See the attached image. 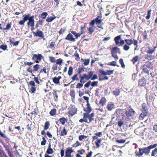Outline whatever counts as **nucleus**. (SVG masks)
Here are the masks:
<instances>
[{
  "label": "nucleus",
  "mask_w": 157,
  "mask_h": 157,
  "mask_svg": "<svg viewBox=\"0 0 157 157\" xmlns=\"http://www.w3.org/2000/svg\"><path fill=\"white\" fill-rule=\"evenodd\" d=\"M30 14L28 13L27 14L24 15L22 16V19L18 22L19 25L24 27L25 23L28 20L35 21L34 16L30 17Z\"/></svg>",
  "instance_id": "nucleus-7"
},
{
  "label": "nucleus",
  "mask_w": 157,
  "mask_h": 157,
  "mask_svg": "<svg viewBox=\"0 0 157 157\" xmlns=\"http://www.w3.org/2000/svg\"><path fill=\"white\" fill-rule=\"evenodd\" d=\"M2 24H0V30H9L10 29L12 25V23L11 22H10V23H8L6 25V28H3L1 27Z\"/></svg>",
  "instance_id": "nucleus-25"
},
{
  "label": "nucleus",
  "mask_w": 157,
  "mask_h": 157,
  "mask_svg": "<svg viewBox=\"0 0 157 157\" xmlns=\"http://www.w3.org/2000/svg\"><path fill=\"white\" fill-rule=\"evenodd\" d=\"M153 95L150 94H148V97L147 96L146 99L147 101H148L149 99L150 100V101H151L153 99Z\"/></svg>",
  "instance_id": "nucleus-48"
},
{
  "label": "nucleus",
  "mask_w": 157,
  "mask_h": 157,
  "mask_svg": "<svg viewBox=\"0 0 157 157\" xmlns=\"http://www.w3.org/2000/svg\"><path fill=\"white\" fill-rule=\"evenodd\" d=\"M157 146V144H155L150 145L147 147L139 148V151H135V155L138 157H141L143 156L144 154H145L146 155H148L150 153V150L155 148Z\"/></svg>",
  "instance_id": "nucleus-1"
},
{
  "label": "nucleus",
  "mask_w": 157,
  "mask_h": 157,
  "mask_svg": "<svg viewBox=\"0 0 157 157\" xmlns=\"http://www.w3.org/2000/svg\"><path fill=\"white\" fill-rule=\"evenodd\" d=\"M106 102V100L104 97H102L101 99L99 102V104L101 105L102 106H104Z\"/></svg>",
  "instance_id": "nucleus-29"
},
{
  "label": "nucleus",
  "mask_w": 157,
  "mask_h": 157,
  "mask_svg": "<svg viewBox=\"0 0 157 157\" xmlns=\"http://www.w3.org/2000/svg\"><path fill=\"white\" fill-rule=\"evenodd\" d=\"M83 83L78 82L77 83L76 85V88L80 89L83 86Z\"/></svg>",
  "instance_id": "nucleus-60"
},
{
  "label": "nucleus",
  "mask_w": 157,
  "mask_h": 157,
  "mask_svg": "<svg viewBox=\"0 0 157 157\" xmlns=\"http://www.w3.org/2000/svg\"><path fill=\"white\" fill-rule=\"evenodd\" d=\"M65 39L70 41L74 42L75 41V38L74 37L73 35L71 33H69Z\"/></svg>",
  "instance_id": "nucleus-23"
},
{
  "label": "nucleus",
  "mask_w": 157,
  "mask_h": 157,
  "mask_svg": "<svg viewBox=\"0 0 157 157\" xmlns=\"http://www.w3.org/2000/svg\"><path fill=\"white\" fill-rule=\"evenodd\" d=\"M46 86V89H44V90L45 93H46L48 91L51 89V87L50 86L48 85V83H47Z\"/></svg>",
  "instance_id": "nucleus-52"
},
{
  "label": "nucleus",
  "mask_w": 157,
  "mask_h": 157,
  "mask_svg": "<svg viewBox=\"0 0 157 157\" xmlns=\"http://www.w3.org/2000/svg\"><path fill=\"white\" fill-rule=\"evenodd\" d=\"M135 111L133 109H132L131 106H130L127 110H125V114H123L122 118H124L126 116L128 118L130 117L133 116L135 114Z\"/></svg>",
  "instance_id": "nucleus-8"
},
{
  "label": "nucleus",
  "mask_w": 157,
  "mask_h": 157,
  "mask_svg": "<svg viewBox=\"0 0 157 157\" xmlns=\"http://www.w3.org/2000/svg\"><path fill=\"white\" fill-rule=\"evenodd\" d=\"M0 48L4 51L6 50L7 48V46L6 45L2 44L0 46Z\"/></svg>",
  "instance_id": "nucleus-64"
},
{
  "label": "nucleus",
  "mask_w": 157,
  "mask_h": 157,
  "mask_svg": "<svg viewBox=\"0 0 157 157\" xmlns=\"http://www.w3.org/2000/svg\"><path fill=\"white\" fill-rule=\"evenodd\" d=\"M121 35L117 36L115 37L114 39L115 44L118 46H122L125 42V39L123 40L121 39Z\"/></svg>",
  "instance_id": "nucleus-9"
},
{
  "label": "nucleus",
  "mask_w": 157,
  "mask_h": 157,
  "mask_svg": "<svg viewBox=\"0 0 157 157\" xmlns=\"http://www.w3.org/2000/svg\"><path fill=\"white\" fill-rule=\"evenodd\" d=\"M61 78L62 77L60 76H58L57 77H54L52 78L53 82L55 84L60 85V80Z\"/></svg>",
  "instance_id": "nucleus-22"
},
{
  "label": "nucleus",
  "mask_w": 157,
  "mask_h": 157,
  "mask_svg": "<svg viewBox=\"0 0 157 157\" xmlns=\"http://www.w3.org/2000/svg\"><path fill=\"white\" fill-rule=\"evenodd\" d=\"M117 124L118 126L121 128L123 125L124 124V122L123 121L120 119L117 122Z\"/></svg>",
  "instance_id": "nucleus-50"
},
{
  "label": "nucleus",
  "mask_w": 157,
  "mask_h": 157,
  "mask_svg": "<svg viewBox=\"0 0 157 157\" xmlns=\"http://www.w3.org/2000/svg\"><path fill=\"white\" fill-rule=\"evenodd\" d=\"M27 129L29 130H32L33 129V127L32 125V122H31V124H28L27 125Z\"/></svg>",
  "instance_id": "nucleus-59"
},
{
  "label": "nucleus",
  "mask_w": 157,
  "mask_h": 157,
  "mask_svg": "<svg viewBox=\"0 0 157 157\" xmlns=\"http://www.w3.org/2000/svg\"><path fill=\"white\" fill-rule=\"evenodd\" d=\"M78 74H75L71 78V79H72V81L71 82L69 83L70 84L73 81H79V78L77 77Z\"/></svg>",
  "instance_id": "nucleus-35"
},
{
  "label": "nucleus",
  "mask_w": 157,
  "mask_h": 157,
  "mask_svg": "<svg viewBox=\"0 0 157 157\" xmlns=\"http://www.w3.org/2000/svg\"><path fill=\"white\" fill-rule=\"evenodd\" d=\"M144 58L148 61L151 60L154 58V56H153L152 55H148L147 54L145 55Z\"/></svg>",
  "instance_id": "nucleus-36"
},
{
  "label": "nucleus",
  "mask_w": 157,
  "mask_h": 157,
  "mask_svg": "<svg viewBox=\"0 0 157 157\" xmlns=\"http://www.w3.org/2000/svg\"><path fill=\"white\" fill-rule=\"evenodd\" d=\"M120 92V90L119 89H116L115 90L113 91V94L116 96H117L119 95Z\"/></svg>",
  "instance_id": "nucleus-44"
},
{
  "label": "nucleus",
  "mask_w": 157,
  "mask_h": 157,
  "mask_svg": "<svg viewBox=\"0 0 157 157\" xmlns=\"http://www.w3.org/2000/svg\"><path fill=\"white\" fill-rule=\"evenodd\" d=\"M49 122L48 121H46L44 124V130H42L41 132V134L42 135H44L46 134V133L44 130H47L49 128Z\"/></svg>",
  "instance_id": "nucleus-21"
},
{
  "label": "nucleus",
  "mask_w": 157,
  "mask_h": 157,
  "mask_svg": "<svg viewBox=\"0 0 157 157\" xmlns=\"http://www.w3.org/2000/svg\"><path fill=\"white\" fill-rule=\"evenodd\" d=\"M71 33L75 36L76 39H78L81 35L80 33H77L75 31H71Z\"/></svg>",
  "instance_id": "nucleus-39"
},
{
  "label": "nucleus",
  "mask_w": 157,
  "mask_h": 157,
  "mask_svg": "<svg viewBox=\"0 0 157 157\" xmlns=\"http://www.w3.org/2000/svg\"><path fill=\"white\" fill-rule=\"evenodd\" d=\"M43 58L44 57L41 54H34L32 57V59L34 60L36 63H39Z\"/></svg>",
  "instance_id": "nucleus-12"
},
{
  "label": "nucleus",
  "mask_w": 157,
  "mask_h": 157,
  "mask_svg": "<svg viewBox=\"0 0 157 157\" xmlns=\"http://www.w3.org/2000/svg\"><path fill=\"white\" fill-rule=\"evenodd\" d=\"M106 107L108 110L110 111L114 108V105L113 103L110 102L108 104Z\"/></svg>",
  "instance_id": "nucleus-28"
},
{
  "label": "nucleus",
  "mask_w": 157,
  "mask_h": 157,
  "mask_svg": "<svg viewBox=\"0 0 157 157\" xmlns=\"http://www.w3.org/2000/svg\"><path fill=\"white\" fill-rule=\"evenodd\" d=\"M157 154V147L153 150L151 153V156H155Z\"/></svg>",
  "instance_id": "nucleus-55"
},
{
  "label": "nucleus",
  "mask_w": 157,
  "mask_h": 157,
  "mask_svg": "<svg viewBox=\"0 0 157 157\" xmlns=\"http://www.w3.org/2000/svg\"><path fill=\"white\" fill-rule=\"evenodd\" d=\"M53 17H48L46 19V21L48 22H52L53 20L56 18V17L55 15Z\"/></svg>",
  "instance_id": "nucleus-43"
},
{
  "label": "nucleus",
  "mask_w": 157,
  "mask_h": 157,
  "mask_svg": "<svg viewBox=\"0 0 157 157\" xmlns=\"http://www.w3.org/2000/svg\"><path fill=\"white\" fill-rule=\"evenodd\" d=\"M139 57L138 56H136L133 57L131 61L134 64L139 60Z\"/></svg>",
  "instance_id": "nucleus-42"
},
{
  "label": "nucleus",
  "mask_w": 157,
  "mask_h": 157,
  "mask_svg": "<svg viewBox=\"0 0 157 157\" xmlns=\"http://www.w3.org/2000/svg\"><path fill=\"white\" fill-rule=\"evenodd\" d=\"M73 152L72 147H68L66 149L65 151V157H72L71 154Z\"/></svg>",
  "instance_id": "nucleus-18"
},
{
  "label": "nucleus",
  "mask_w": 157,
  "mask_h": 157,
  "mask_svg": "<svg viewBox=\"0 0 157 157\" xmlns=\"http://www.w3.org/2000/svg\"><path fill=\"white\" fill-rule=\"evenodd\" d=\"M94 71H90L88 72V74L86 73H84L82 75H80L79 78H80L79 81L81 83H84L88 81L91 78L92 76H93Z\"/></svg>",
  "instance_id": "nucleus-5"
},
{
  "label": "nucleus",
  "mask_w": 157,
  "mask_h": 157,
  "mask_svg": "<svg viewBox=\"0 0 157 157\" xmlns=\"http://www.w3.org/2000/svg\"><path fill=\"white\" fill-rule=\"evenodd\" d=\"M120 63L121 65V67L123 68H124L125 67V65L124 63L123 60L121 58L119 60Z\"/></svg>",
  "instance_id": "nucleus-53"
},
{
  "label": "nucleus",
  "mask_w": 157,
  "mask_h": 157,
  "mask_svg": "<svg viewBox=\"0 0 157 157\" xmlns=\"http://www.w3.org/2000/svg\"><path fill=\"white\" fill-rule=\"evenodd\" d=\"M146 84V80L144 78L140 79L139 81L138 85L140 86H144Z\"/></svg>",
  "instance_id": "nucleus-27"
},
{
  "label": "nucleus",
  "mask_w": 157,
  "mask_h": 157,
  "mask_svg": "<svg viewBox=\"0 0 157 157\" xmlns=\"http://www.w3.org/2000/svg\"><path fill=\"white\" fill-rule=\"evenodd\" d=\"M43 141L41 142V145L42 146H44L45 145L47 141L44 137H42Z\"/></svg>",
  "instance_id": "nucleus-63"
},
{
  "label": "nucleus",
  "mask_w": 157,
  "mask_h": 157,
  "mask_svg": "<svg viewBox=\"0 0 157 157\" xmlns=\"http://www.w3.org/2000/svg\"><path fill=\"white\" fill-rule=\"evenodd\" d=\"M5 153L2 149V147L0 148V157L4 156Z\"/></svg>",
  "instance_id": "nucleus-58"
},
{
  "label": "nucleus",
  "mask_w": 157,
  "mask_h": 157,
  "mask_svg": "<svg viewBox=\"0 0 157 157\" xmlns=\"http://www.w3.org/2000/svg\"><path fill=\"white\" fill-rule=\"evenodd\" d=\"M44 20L40 19V20L36 22L35 25V28L36 29L38 28L39 27H40V25L42 26L43 25V23H44Z\"/></svg>",
  "instance_id": "nucleus-31"
},
{
  "label": "nucleus",
  "mask_w": 157,
  "mask_h": 157,
  "mask_svg": "<svg viewBox=\"0 0 157 157\" xmlns=\"http://www.w3.org/2000/svg\"><path fill=\"white\" fill-rule=\"evenodd\" d=\"M86 107H84L83 108V111L86 112H88L90 113L92 110V108L90 105V104L89 103H87Z\"/></svg>",
  "instance_id": "nucleus-26"
},
{
  "label": "nucleus",
  "mask_w": 157,
  "mask_h": 157,
  "mask_svg": "<svg viewBox=\"0 0 157 157\" xmlns=\"http://www.w3.org/2000/svg\"><path fill=\"white\" fill-rule=\"evenodd\" d=\"M59 121L63 125L65 124V123L67 122V119L64 117H62L60 118L59 119Z\"/></svg>",
  "instance_id": "nucleus-40"
},
{
  "label": "nucleus",
  "mask_w": 157,
  "mask_h": 157,
  "mask_svg": "<svg viewBox=\"0 0 157 157\" xmlns=\"http://www.w3.org/2000/svg\"><path fill=\"white\" fill-rule=\"evenodd\" d=\"M49 59L50 61L52 63H54L56 62V63L54 64L52 66V69L53 70H56L57 69L58 65L59 66L62 65L63 63V60L61 58H59L56 61L54 57L49 56Z\"/></svg>",
  "instance_id": "nucleus-6"
},
{
  "label": "nucleus",
  "mask_w": 157,
  "mask_h": 157,
  "mask_svg": "<svg viewBox=\"0 0 157 157\" xmlns=\"http://www.w3.org/2000/svg\"><path fill=\"white\" fill-rule=\"evenodd\" d=\"M48 15V14L47 12H43L41 13L39 16V18H42L43 19H44L46 18Z\"/></svg>",
  "instance_id": "nucleus-38"
},
{
  "label": "nucleus",
  "mask_w": 157,
  "mask_h": 157,
  "mask_svg": "<svg viewBox=\"0 0 157 157\" xmlns=\"http://www.w3.org/2000/svg\"><path fill=\"white\" fill-rule=\"evenodd\" d=\"M151 65V62H146L145 64L143 65L142 67L143 68V72L146 73L147 76H149V71L147 68H150Z\"/></svg>",
  "instance_id": "nucleus-10"
},
{
  "label": "nucleus",
  "mask_w": 157,
  "mask_h": 157,
  "mask_svg": "<svg viewBox=\"0 0 157 157\" xmlns=\"http://www.w3.org/2000/svg\"><path fill=\"white\" fill-rule=\"evenodd\" d=\"M77 112V108L74 105H71L69 111H68V116L70 117H72L75 115Z\"/></svg>",
  "instance_id": "nucleus-15"
},
{
  "label": "nucleus",
  "mask_w": 157,
  "mask_h": 157,
  "mask_svg": "<svg viewBox=\"0 0 157 157\" xmlns=\"http://www.w3.org/2000/svg\"><path fill=\"white\" fill-rule=\"evenodd\" d=\"M102 16L101 15L98 16L94 19L92 20L90 23V25L92 26H94L95 23L96 24H100L102 22V20L101 19Z\"/></svg>",
  "instance_id": "nucleus-11"
},
{
  "label": "nucleus",
  "mask_w": 157,
  "mask_h": 157,
  "mask_svg": "<svg viewBox=\"0 0 157 157\" xmlns=\"http://www.w3.org/2000/svg\"><path fill=\"white\" fill-rule=\"evenodd\" d=\"M89 113L88 112L84 113H83V118H81L79 120V122L81 123H82L83 122L88 123L87 118H88Z\"/></svg>",
  "instance_id": "nucleus-19"
},
{
  "label": "nucleus",
  "mask_w": 157,
  "mask_h": 157,
  "mask_svg": "<svg viewBox=\"0 0 157 157\" xmlns=\"http://www.w3.org/2000/svg\"><path fill=\"white\" fill-rule=\"evenodd\" d=\"M81 32L80 34L81 35L82 34L84 33L86 31V25H81L80 28Z\"/></svg>",
  "instance_id": "nucleus-37"
},
{
  "label": "nucleus",
  "mask_w": 157,
  "mask_h": 157,
  "mask_svg": "<svg viewBox=\"0 0 157 157\" xmlns=\"http://www.w3.org/2000/svg\"><path fill=\"white\" fill-rule=\"evenodd\" d=\"M114 71V70H106L105 71L102 69H100L99 71L98 74L99 80L100 81H102L104 80H108L109 79L108 77L106 75H110L112 74Z\"/></svg>",
  "instance_id": "nucleus-2"
},
{
  "label": "nucleus",
  "mask_w": 157,
  "mask_h": 157,
  "mask_svg": "<svg viewBox=\"0 0 157 157\" xmlns=\"http://www.w3.org/2000/svg\"><path fill=\"white\" fill-rule=\"evenodd\" d=\"M59 135L60 136H63L67 135L68 131L65 127H60L59 131Z\"/></svg>",
  "instance_id": "nucleus-17"
},
{
  "label": "nucleus",
  "mask_w": 157,
  "mask_h": 157,
  "mask_svg": "<svg viewBox=\"0 0 157 157\" xmlns=\"http://www.w3.org/2000/svg\"><path fill=\"white\" fill-rule=\"evenodd\" d=\"M151 10L150 9L147 11V15L146 17L145 18L147 20H148L150 19L151 15Z\"/></svg>",
  "instance_id": "nucleus-54"
},
{
  "label": "nucleus",
  "mask_w": 157,
  "mask_h": 157,
  "mask_svg": "<svg viewBox=\"0 0 157 157\" xmlns=\"http://www.w3.org/2000/svg\"><path fill=\"white\" fill-rule=\"evenodd\" d=\"M33 64V63L31 62H29L26 61L24 62V65H25V66H26L27 65L30 66L27 68V71L31 73L37 71L40 68V65L37 64L33 66V70L32 68V67L30 66Z\"/></svg>",
  "instance_id": "nucleus-4"
},
{
  "label": "nucleus",
  "mask_w": 157,
  "mask_h": 157,
  "mask_svg": "<svg viewBox=\"0 0 157 157\" xmlns=\"http://www.w3.org/2000/svg\"><path fill=\"white\" fill-rule=\"evenodd\" d=\"M135 133L138 135H140L142 133V131L141 128H137L135 129Z\"/></svg>",
  "instance_id": "nucleus-45"
},
{
  "label": "nucleus",
  "mask_w": 157,
  "mask_h": 157,
  "mask_svg": "<svg viewBox=\"0 0 157 157\" xmlns=\"http://www.w3.org/2000/svg\"><path fill=\"white\" fill-rule=\"evenodd\" d=\"M125 44L123 46V49L125 51H128L130 48V46L133 44L136 48L135 50H136L138 47V41L136 40H132V39H125Z\"/></svg>",
  "instance_id": "nucleus-3"
},
{
  "label": "nucleus",
  "mask_w": 157,
  "mask_h": 157,
  "mask_svg": "<svg viewBox=\"0 0 157 157\" xmlns=\"http://www.w3.org/2000/svg\"><path fill=\"white\" fill-rule=\"evenodd\" d=\"M78 70L77 74L79 76L80 75H81V73L84 71V68L82 67L79 68L78 69Z\"/></svg>",
  "instance_id": "nucleus-56"
},
{
  "label": "nucleus",
  "mask_w": 157,
  "mask_h": 157,
  "mask_svg": "<svg viewBox=\"0 0 157 157\" xmlns=\"http://www.w3.org/2000/svg\"><path fill=\"white\" fill-rule=\"evenodd\" d=\"M33 33L34 36L40 37L41 39H43V40L45 39L43 33L39 29H38L37 30L36 32H33Z\"/></svg>",
  "instance_id": "nucleus-16"
},
{
  "label": "nucleus",
  "mask_w": 157,
  "mask_h": 157,
  "mask_svg": "<svg viewBox=\"0 0 157 157\" xmlns=\"http://www.w3.org/2000/svg\"><path fill=\"white\" fill-rule=\"evenodd\" d=\"M155 48V47H154L153 49H151L150 48H149L148 50H147L146 52L149 54H151L154 52Z\"/></svg>",
  "instance_id": "nucleus-47"
},
{
  "label": "nucleus",
  "mask_w": 157,
  "mask_h": 157,
  "mask_svg": "<svg viewBox=\"0 0 157 157\" xmlns=\"http://www.w3.org/2000/svg\"><path fill=\"white\" fill-rule=\"evenodd\" d=\"M101 139H99L98 140H97L95 142V144L96 145V147L97 148H99L100 147V144H101Z\"/></svg>",
  "instance_id": "nucleus-46"
},
{
  "label": "nucleus",
  "mask_w": 157,
  "mask_h": 157,
  "mask_svg": "<svg viewBox=\"0 0 157 157\" xmlns=\"http://www.w3.org/2000/svg\"><path fill=\"white\" fill-rule=\"evenodd\" d=\"M98 81H94L91 82V81L89 80L84 85V86L86 88H88L90 85L92 87H97L98 86Z\"/></svg>",
  "instance_id": "nucleus-13"
},
{
  "label": "nucleus",
  "mask_w": 157,
  "mask_h": 157,
  "mask_svg": "<svg viewBox=\"0 0 157 157\" xmlns=\"http://www.w3.org/2000/svg\"><path fill=\"white\" fill-rule=\"evenodd\" d=\"M73 71V67L70 66L69 67V70L68 72V74L69 76H71L72 74Z\"/></svg>",
  "instance_id": "nucleus-51"
},
{
  "label": "nucleus",
  "mask_w": 157,
  "mask_h": 157,
  "mask_svg": "<svg viewBox=\"0 0 157 157\" xmlns=\"http://www.w3.org/2000/svg\"><path fill=\"white\" fill-rule=\"evenodd\" d=\"M53 149L51 148V145L50 144H49L48 147L46 151V153L48 154H52L53 152Z\"/></svg>",
  "instance_id": "nucleus-32"
},
{
  "label": "nucleus",
  "mask_w": 157,
  "mask_h": 157,
  "mask_svg": "<svg viewBox=\"0 0 157 157\" xmlns=\"http://www.w3.org/2000/svg\"><path fill=\"white\" fill-rule=\"evenodd\" d=\"M34 22L35 21L28 20V21L27 22V26L28 28L31 27V31H33L35 29L34 28Z\"/></svg>",
  "instance_id": "nucleus-20"
},
{
  "label": "nucleus",
  "mask_w": 157,
  "mask_h": 157,
  "mask_svg": "<svg viewBox=\"0 0 157 157\" xmlns=\"http://www.w3.org/2000/svg\"><path fill=\"white\" fill-rule=\"evenodd\" d=\"M57 113L56 109L53 108L49 112V114L51 116H54L56 115Z\"/></svg>",
  "instance_id": "nucleus-41"
},
{
  "label": "nucleus",
  "mask_w": 157,
  "mask_h": 157,
  "mask_svg": "<svg viewBox=\"0 0 157 157\" xmlns=\"http://www.w3.org/2000/svg\"><path fill=\"white\" fill-rule=\"evenodd\" d=\"M124 109H117L116 110V113L117 115H120L124 113Z\"/></svg>",
  "instance_id": "nucleus-49"
},
{
  "label": "nucleus",
  "mask_w": 157,
  "mask_h": 157,
  "mask_svg": "<svg viewBox=\"0 0 157 157\" xmlns=\"http://www.w3.org/2000/svg\"><path fill=\"white\" fill-rule=\"evenodd\" d=\"M88 33L90 34H92L94 31V30L93 27L88 28Z\"/></svg>",
  "instance_id": "nucleus-57"
},
{
  "label": "nucleus",
  "mask_w": 157,
  "mask_h": 157,
  "mask_svg": "<svg viewBox=\"0 0 157 157\" xmlns=\"http://www.w3.org/2000/svg\"><path fill=\"white\" fill-rule=\"evenodd\" d=\"M87 137V136H84V135H81L79 136L78 139L80 141H82V140L86 138Z\"/></svg>",
  "instance_id": "nucleus-62"
},
{
  "label": "nucleus",
  "mask_w": 157,
  "mask_h": 157,
  "mask_svg": "<svg viewBox=\"0 0 157 157\" xmlns=\"http://www.w3.org/2000/svg\"><path fill=\"white\" fill-rule=\"evenodd\" d=\"M148 113V112L142 111V113L140 114V119L143 120L144 118L147 116Z\"/></svg>",
  "instance_id": "nucleus-33"
},
{
  "label": "nucleus",
  "mask_w": 157,
  "mask_h": 157,
  "mask_svg": "<svg viewBox=\"0 0 157 157\" xmlns=\"http://www.w3.org/2000/svg\"><path fill=\"white\" fill-rule=\"evenodd\" d=\"M28 86H31V88L29 91L31 93H34L36 90L35 86V84L33 81H30L28 84Z\"/></svg>",
  "instance_id": "nucleus-14"
},
{
  "label": "nucleus",
  "mask_w": 157,
  "mask_h": 157,
  "mask_svg": "<svg viewBox=\"0 0 157 157\" xmlns=\"http://www.w3.org/2000/svg\"><path fill=\"white\" fill-rule=\"evenodd\" d=\"M5 131H4V133L0 129V136L1 137L4 139L5 141L6 142H9L10 141V139L4 133Z\"/></svg>",
  "instance_id": "nucleus-24"
},
{
  "label": "nucleus",
  "mask_w": 157,
  "mask_h": 157,
  "mask_svg": "<svg viewBox=\"0 0 157 157\" xmlns=\"http://www.w3.org/2000/svg\"><path fill=\"white\" fill-rule=\"evenodd\" d=\"M75 56V57H76V58H75V59L77 60V61H78V60H80V58L79 56V54H78V53H77V52L76 51L74 53V54Z\"/></svg>",
  "instance_id": "nucleus-61"
},
{
  "label": "nucleus",
  "mask_w": 157,
  "mask_h": 157,
  "mask_svg": "<svg viewBox=\"0 0 157 157\" xmlns=\"http://www.w3.org/2000/svg\"><path fill=\"white\" fill-rule=\"evenodd\" d=\"M142 111L148 112L147 106L146 103H143L142 106Z\"/></svg>",
  "instance_id": "nucleus-34"
},
{
  "label": "nucleus",
  "mask_w": 157,
  "mask_h": 157,
  "mask_svg": "<svg viewBox=\"0 0 157 157\" xmlns=\"http://www.w3.org/2000/svg\"><path fill=\"white\" fill-rule=\"evenodd\" d=\"M95 114L94 113H92L91 114H89L88 119L89 122H88V123H89L91 122L92 121H94V117Z\"/></svg>",
  "instance_id": "nucleus-30"
}]
</instances>
